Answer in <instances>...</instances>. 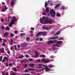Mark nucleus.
Masks as SVG:
<instances>
[{
	"instance_id": "nucleus-29",
	"label": "nucleus",
	"mask_w": 75,
	"mask_h": 75,
	"mask_svg": "<svg viewBox=\"0 0 75 75\" xmlns=\"http://www.w3.org/2000/svg\"><path fill=\"white\" fill-rule=\"evenodd\" d=\"M1 28L2 30H4L5 27L4 26H3V25H1Z\"/></svg>"
},
{
	"instance_id": "nucleus-39",
	"label": "nucleus",
	"mask_w": 75,
	"mask_h": 75,
	"mask_svg": "<svg viewBox=\"0 0 75 75\" xmlns=\"http://www.w3.org/2000/svg\"><path fill=\"white\" fill-rule=\"evenodd\" d=\"M11 36H14V34H13V33H11Z\"/></svg>"
},
{
	"instance_id": "nucleus-56",
	"label": "nucleus",
	"mask_w": 75,
	"mask_h": 75,
	"mask_svg": "<svg viewBox=\"0 0 75 75\" xmlns=\"http://www.w3.org/2000/svg\"><path fill=\"white\" fill-rule=\"evenodd\" d=\"M29 56L28 55V54H26V57L27 58H28V57Z\"/></svg>"
},
{
	"instance_id": "nucleus-55",
	"label": "nucleus",
	"mask_w": 75,
	"mask_h": 75,
	"mask_svg": "<svg viewBox=\"0 0 75 75\" xmlns=\"http://www.w3.org/2000/svg\"><path fill=\"white\" fill-rule=\"evenodd\" d=\"M2 4H3V5H4L5 4V3H4V2H2Z\"/></svg>"
},
{
	"instance_id": "nucleus-2",
	"label": "nucleus",
	"mask_w": 75,
	"mask_h": 75,
	"mask_svg": "<svg viewBox=\"0 0 75 75\" xmlns=\"http://www.w3.org/2000/svg\"><path fill=\"white\" fill-rule=\"evenodd\" d=\"M47 33V31H43V32H39L37 34V37H38L39 35H46Z\"/></svg>"
},
{
	"instance_id": "nucleus-63",
	"label": "nucleus",
	"mask_w": 75,
	"mask_h": 75,
	"mask_svg": "<svg viewBox=\"0 0 75 75\" xmlns=\"http://www.w3.org/2000/svg\"><path fill=\"white\" fill-rule=\"evenodd\" d=\"M11 75H16L15 73H13V74H11Z\"/></svg>"
},
{
	"instance_id": "nucleus-46",
	"label": "nucleus",
	"mask_w": 75,
	"mask_h": 75,
	"mask_svg": "<svg viewBox=\"0 0 75 75\" xmlns=\"http://www.w3.org/2000/svg\"><path fill=\"white\" fill-rule=\"evenodd\" d=\"M5 8V10H7L8 8L6 7V6H4Z\"/></svg>"
},
{
	"instance_id": "nucleus-44",
	"label": "nucleus",
	"mask_w": 75,
	"mask_h": 75,
	"mask_svg": "<svg viewBox=\"0 0 75 75\" xmlns=\"http://www.w3.org/2000/svg\"><path fill=\"white\" fill-rule=\"evenodd\" d=\"M31 29L32 30H33V31H34L35 30V28H33L32 27L31 28Z\"/></svg>"
},
{
	"instance_id": "nucleus-9",
	"label": "nucleus",
	"mask_w": 75,
	"mask_h": 75,
	"mask_svg": "<svg viewBox=\"0 0 75 75\" xmlns=\"http://www.w3.org/2000/svg\"><path fill=\"white\" fill-rule=\"evenodd\" d=\"M27 45H28V44L27 42H24L22 43V46L23 47H25Z\"/></svg>"
},
{
	"instance_id": "nucleus-41",
	"label": "nucleus",
	"mask_w": 75,
	"mask_h": 75,
	"mask_svg": "<svg viewBox=\"0 0 75 75\" xmlns=\"http://www.w3.org/2000/svg\"><path fill=\"white\" fill-rule=\"evenodd\" d=\"M28 66V64H25V66H24V67H27Z\"/></svg>"
},
{
	"instance_id": "nucleus-50",
	"label": "nucleus",
	"mask_w": 75,
	"mask_h": 75,
	"mask_svg": "<svg viewBox=\"0 0 75 75\" xmlns=\"http://www.w3.org/2000/svg\"><path fill=\"white\" fill-rule=\"evenodd\" d=\"M2 58H3V57H1V59H0V62H1V61L2 60Z\"/></svg>"
},
{
	"instance_id": "nucleus-59",
	"label": "nucleus",
	"mask_w": 75,
	"mask_h": 75,
	"mask_svg": "<svg viewBox=\"0 0 75 75\" xmlns=\"http://www.w3.org/2000/svg\"><path fill=\"white\" fill-rule=\"evenodd\" d=\"M43 15H44V16H46V13H43Z\"/></svg>"
},
{
	"instance_id": "nucleus-17",
	"label": "nucleus",
	"mask_w": 75,
	"mask_h": 75,
	"mask_svg": "<svg viewBox=\"0 0 75 75\" xmlns=\"http://www.w3.org/2000/svg\"><path fill=\"white\" fill-rule=\"evenodd\" d=\"M46 11L47 13H49V8L48 7H47L46 8Z\"/></svg>"
},
{
	"instance_id": "nucleus-4",
	"label": "nucleus",
	"mask_w": 75,
	"mask_h": 75,
	"mask_svg": "<svg viewBox=\"0 0 75 75\" xmlns=\"http://www.w3.org/2000/svg\"><path fill=\"white\" fill-rule=\"evenodd\" d=\"M50 13L51 14V17H55L56 16V13L54 11L53 9H52L50 11Z\"/></svg>"
},
{
	"instance_id": "nucleus-22",
	"label": "nucleus",
	"mask_w": 75,
	"mask_h": 75,
	"mask_svg": "<svg viewBox=\"0 0 75 75\" xmlns=\"http://www.w3.org/2000/svg\"><path fill=\"white\" fill-rule=\"evenodd\" d=\"M48 4H47V1H46L45 4V8H46Z\"/></svg>"
},
{
	"instance_id": "nucleus-40",
	"label": "nucleus",
	"mask_w": 75,
	"mask_h": 75,
	"mask_svg": "<svg viewBox=\"0 0 75 75\" xmlns=\"http://www.w3.org/2000/svg\"><path fill=\"white\" fill-rule=\"evenodd\" d=\"M5 45V43H3L2 44V46H4Z\"/></svg>"
},
{
	"instance_id": "nucleus-49",
	"label": "nucleus",
	"mask_w": 75,
	"mask_h": 75,
	"mask_svg": "<svg viewBox=\"0 0 75 75\" xmlns=\"http://www.w3.org/2000/svg\"><path fill=\"white\" fill-rule=\"evenodd\" d=\"M6 67H8V63H7L6 64Z\"/></svg>"
},
{
	"instance_id": "nucleus-8",
	"label": "nucleus",
	"mask_w": 75,
	"mask_h": 75,
	"mask_svg": "<svg viewBox=\"0 0 75 75\" xmlns=\"http://www.w3.org/2000/svg\"><path fill=\"white\" fill-rule=\"evenodd\" d=\"M41 62H44L45 63H48L50 62V60H47V59H46L45 58H42Z\"/></svg>"
},
{
	"instance_id": "nucleus-14",
	"label": "nucleus",
	"mask_w": 75,
	"mask_h": 75,
	"mask_svg": "<svg viewBox=\"0 0 75 75\" xmlns=\"http://www.w3.org/2000/svg\"><path fill=\"white\" fill-rule=\"evenodd\" d=\"M52 28V27H44V30H49V29H51V28Z\"/></svg>"
},
{
	"instance_id": "nucleus-37",
	"label": "nucleus",
	"mask_w": 75,
	"mask_h": 75,
	"mask_svg": "<svg viewBox=\"0 0 75 75\" xmlns=\"http://www.w3.org/2000/svg\"><path fill=\"white\" fill-rule=\"evenodd\" d=\"M3 40L4 41V42H7V40H6V39H3Z\"/></svg>"
},
{
	"instance_id": "nucleus-7",
	"label": "nucleus",
	"mask_w": 75,
	"mask_h": 75,
	"mask_svg": "<svg viewBox=\"0 0 75 75\" xmlns=\"http://www.w3.org/2000/svg\"><path fill=\"white\" fill-rule=\"evenodd\" d=\"M57 40H48L47 42V43L48 45H50V44H51L52 43H53L54 42H57Z\"/></svg>"
},
{
	"instance_id": "nucleus-61",
	"label": "nucleus",
	"mask_w": 75,
	"mask_h": 75,
	"mask_svg": "<svg viewBox=\"0 0 75 75\" xmlns=\"http://www.w3.org/2000/svg\"><path fill=\"white\" fill-rule=\"evenodd\" d=\"M18 47L19 48H20V46L19 45H18Z\"/></svg>"
},
{
	"instance_id": "nucleus-42",
	"label": "nucleus",
	"mask_w": 75,
	"mask_h": 75,
	"mask_svg": "<svg viewBox=\"0 0 75 75\" xmlns=\"http://www.w3.org/2000/svg\"><path fill=\"white\" fill-rule=\"evenodd\" d=\"M4 59H6V60H8V58H7V57H4Z\"/></svg>"
},
{
	"instance_id": "nucleus-20",
	"label": "nucleus",
	"mask_w": 75,
	"mask_h": 75,
	"mask_svg": "<svg viewBox=\"0 0 75 75\" xmlns=\"http://www.w3.org/2000/svg\"><path fill=\"white\" fill-rule=\"evenodd\" d=\"M49 67L50 68H52V67H54V66L53 65H52V64H50L49 65Z\"/></svg>"
},
{
	"instance_id": "nucleus-43",
	"label": "nucleus",
	"mask_w": 75,
	"mask_h": 75,
	"mask_svg": "<svg viewBox=\"0 0 75 75\" xmlns=\"http://www.w3.org/2000/svg\"><path fill=\"white\" fill-rule=\"evenodd\" d=\"M14 32H15V34H17V33H18V31H15Z\"/></svg>"
},
{
	"instance_id": "nucleus-45",
	"label": "nucleus",
	"mask_w": 75,
	"mask_h": 75,
	"mask_svg": "<svg viewBox=\"0 0 75 75\" xmlns=\"http://www.w3.org/2000/svg\"><path fill=\"white\" fill-rule=\"evenodd\" d=\"M2 75H5V71H3L2 73Z\"/></svg>"
},
{
	"instance_id": "nucleus-27",
	"label": "nucleus",
	"mask_w": 75,
	"mask_h": 75,
	"mask_svg": "<svg viewBox=\"0 0 75 75\" xmlns=\"http://www.w3.org/2000/svg\"><path fill=\"white\" fill-rule=\"evenodd\" d=\"M56 16L58 17H60L61 16V14L58 13V14H57Z\"/></svg>"
},
{
	"instance_id": "nucleus-16",
	"label": "nucleus",
	"mask_w": 75,
	"mask_h": 75,
	"mask_svg": "<svg viewBox=\"0 0 75 75\" xmlns=\"http://www.w3.org/2000/svg\"><path fill=\"white\" fill-rule=\"evenodd\" d=\"M35 53L36 54L34 57L35 58H37L38 56V53L37 52H35Z\"/></svg>"
},
{
	"instance_id": "nucleus-19",
	"label": "nucleus",
	"mask_w": 75,
	"mask_h": 75,
	"mask_svg": "<svg viewBox=\"0 0 75 75\" xmlns=\"http://www.w3.org/2000/svg\"><path fill=\"white\" fill-rule=\"evenodd\" d=\"M46 56L44 54H41L40 55V57H45Z\"/></svg>"
},
{
	"instance_id": "nucleus-35",
	"label": "nucleus",
	"mask_w": 75,
	"mask_h": 75,
	"mask_svg": "<svg viewBox=\"0 0 75 75\" xmlns=\"http://www.w3.org/2000/svg\"><path fill=\"white\" fill-rule=\"evenodd\" d=\"M63 38V37H60V38H59V40H62Z\"/></svg>"
},
{
	"instance_id": "nucleus-52",
	"label": "nucleus",
	"mask_w": 75,
	"mask_h": 75,
	"mask_svg": "<svg viewBox=\"0 0 75 75\" xmlns=\"http://www.w3.org/2000/svg\"><path fill=\"white\" fill-rule=\"evenodd\" d=\"M43 40V38H40V41Z\"/></svg>"
},
{
	"instance_id": "nucleus-36",
	"label": "nucleus",
	"mask_w": 75,
	"mask_h": 75,
	"mask_svg": "<svg viewBox=\"0 0 75 75\" xmlns=\"http://www.w3.org/2000/svg\"><path fill=\"white\" fill-rule=\"evenodd\" d=\"M50 58H52V59H54V57H54V56L52 55V56H50Z\"/></svg>"
},
{
	"instance_id": "nucleus-3",
	"label": "nucleus",
	"mask_w": 75,
	"mask_h": 75,
	"mask_svg": "<svg viewBox=\"0 0 75 75\" xmlns=\"http://www.w3.org/2000/svg\"><path fill=\"white\" fill-rule=\"evenodd\" d=\"M16 18L15 17H13L12 20L11 21V23H10L9 26L10 27H11L13 26V24H14L15 23L16 21Z\"/></svg>"
},
{
	"instance_id": "nucleus-34",
	"label": "nucleus",
	"mask_w": 75,
	"mask_h": 75,
	"mask_svg": "<svg viewBox=\"0 0 75 75\" xmlns=\"http://www.w3.org/2000/svg\"><path fill=\"white\" fill-rule=\"evenodd\" d=\"M23 57H24L23 55H22L21 56H20V57H19V59H22V58H23Z\"/></svg>"
},
{
	"instance_id": "nucleus-5",
	"label": "nucleus",
	"mask_w": 75,
	"mask_h": 75,
	"mask_svg": "<svg viewBox=\"0 0 75 75\" xmlns=\"http://www.w3.org/2000/svg\"><path fill=\"white\" fill-rule=\"evenodd\" d=\"M62 40L57 41L56 44H54V46H56V47H60V45L61 44H62Z\"/></svg>"
},
{
	"instance_id": "nucleus-11",
	"label": "nucleus",
	"mask_w": 75,
	"mask_h": 75,
	"mask_svg": "<svg viewBox=\"0 0 75 75\" xmlns=\"http://www.w3.org/2000/svg\"><path fill=\"white\" fill-rule=\"evenodd\" d=\"M15 0H11V6H12L13 7L14 6V4L15 3L14 1H15Z\"/></svg>"
},
{
	"instance_id": "nucleus-51",
	"label": "nucleus",
	"mask_w": 75,
	"mask_h": 75,
	"mask_svg": "<svg viewBox=\"0 0 75 75\" xmlns=\"http://www.w3.org/2000/svg\"><path fill=\"white\" fill-rule=\"evenodd\" d=\"M5 62V59L4 58V59H3L2 61V63H4V62Z\"/></svg>"
},
{
	"instance_id": "nucleus-6",
	"label": "nucleus",
	"mask_w": 75,
	"mask_h": 75,
	"mask_svg": "<svg viewBox=\"0 0 75 75\" xmlns=\"http://www.w3.org/2000/svg\"><path fill=\"white\" fill-rule=\"evenodd\" d=\"M40 65H42L44 67H45L44 68V69H46V71H51L50 69H49V68L47 67V65H45V64H41Z\"/></svg>"
},
{
	"instance_id": "nucleus-23",
	"label": "nucleus",
	"mask_w": 75,
	"mask_h": 75,
	"mask_svg": "<svg viewBox=\"0 0 75 75\" xmlns=\"http://www.w3.org/2000/svg\"><path fill=\"white\" fill-rule=\"evenodd\" d=\"M59 5H60V3H58V4H57L56 5V6L54 7L55 8H57Z\"/></svg>"
},
{
	"instance_id": "nucleus-24",
	"label": "nucleus",
	"mask_w": 75,
	"mask_h": 75,
	"mask_svg": "<svg viewBox=\"0 0 75 75\" xmlns=\"http://www.w3.org/2000/svg\"><path fill=\"white\" fill-rule=\"evenodd\" d=\"M54 45H53V47H52V49L53 50H56L57 48L56 47H55V46H54Z\"/></svg>"
},
{
	"instance_id": "nucleus-33",
	"label": "nucleus",
	"mask_w": 75,
	"mask_h": 75,
	"mask_svg": "<svg viewBox=\"0 0 75 75\" xmlns=\"http://www.w3.org/2000/svg\"><path fill=\"white\" fill-rule=\"evenodd\" d=\"M6 19L7 20V21H9V19H10V18L9 17H8Z\"/></svg>"
},
{
	"instance_id": "nucleus-28",
	"label": "nucleus",
	"mask_w": 75,
	"mask_h": 75,
	"mask_svg": "<svg viewBox=\"0 0 75 75\" xmlns=\"http://www.w3.org/2000/svg\"><path fill=\"white\" fill-rule=\"evenodd\" d=\"M40 20L41 23H43V20L42 18H40Z\"/></svg>"
},
{
	"instance_id": "nucleus-1",
	"label": "nucleus",
	"mask_w": 75,
	"mask_h": 75,
	"mask_svg": "<svg viewBox=\"0 0 75 75\" xmlns=\"http://www.w3.org/2000/svg\"><path fill=\"white\" fill-rule=\"evenodd\" d=\"M43 20H45V24H51L53 23L54 21L53 20H51L50 18L48 19V17H43Z\"/></svg>"
},
{
	"instance_id": "nucleus-53",
	"label": "nucleus",
	"mask_w": 75,
	"mask_h": 75,
	"mask_svg": "<svg viewBox=\"0 0 75 75\" xmlns=\"http://www.w3.org/2000/svg\"><path fill=\"white\" fill-rule=\"evenodd\" d=\"M53 4V2H51V3H50V5H51V6H52Z\"/></svg>"
},
{
	"instance_id": "nucleus-32",
	"label": "nucleus",
	"mask_w": 75,
	"mask_h": 75,
	"mask_svg": "<svg viewBox=\"0 0 75 75\" xmlns=\"http://www.w3.org/2000/svg\"><path fill=\"white\" fill-rule=\"evenodd\" d=\"M6 29L7 30H10V28L9 27H6Z\"/></svg>"
},
{
	"instance_id": "nucleus-18",
	"label": "nucleus",
	"mask_w": 75,
	"mask_h": 75,
	"mask_svg": "<svg viewBox=\"0 0 75 75\" xmlns=\"http://www.w3.org/2000/svg\"><path fill=\"white\" fill-rule=\"evenodd\" d=\"M59 37L58 36H53L52 37V38H49V39H55V38H58Z\"/></svg>"
},
{
	"instance_id": "nucleus-31",
	"label": "nucleus",
	"mask_w": 75,
	"mask_h": 75,
	"mask_svg": "<svg viewBox=\"0 0 75 75\" xmlns=\"http://www.w3.org/2000/svg\"><path fill=\"white\" fill-rule=\"evenodd\" d=\"M24 35H25V33H21V36H23Z\"/></svg>"
},
{
	"instance_id": "nucleus-30",
	"label": "nucleus",
	"mask_w": 75,
	"mask_h": 75,
	"mask_svg": "<svg viewBox=\"0 0 75 75\" xmlns=\"http://www.w3.org/2000/svg\"><path fill=\"white\" fill-rule=\"evenodd\" d=\"M13 70H14V71H17V70L15 68H13Z\"/></svg>"
},
{
	"instance_id": "nucleus-13",
	"label": "nucleus",
	"mask_w": 75,
	"mask_h": 75,
	"mask_svg": "<svg viewBox=\"0 0 75 75\" xmlns=\"http://www.w3.org/2000/svg\"><path fill=\"white\" fill-rule=\"evenodd\" d=\"M29 66H30V67H35V66L34 64H33V63L29 64Z\"/></svg>"
},
{
	"instance_id": "nucleus-54",
	"label": "nucleus",
	"mask_w": 75,
	"mask_h": 75,
	"mask_svg": "<svg viewBox=\"0 0 75 75\" xmlns=\"http://www.w3.org/2000/svg\"><path fill=\"white\" fill-rule=\"evenodd\" d=\"M30 33H31V34H32V33H33V31L31 30L30 31Z\"/></svg>"
},
{
	"instance_id": "nucleus-60",
	"label": "nucleus",
	"mask_w": 75,
	"mask_h": 75,
	"mask_svg": "<svg viewBox=\"0 0 75 75\" xmlns=\"http://www.w3.org/2000/svg\"><path fill=\"white\" fill-rule=\"evenodd\" d=\"M1 21L2 22H3L4 21L3 18H2V19H1Z\"/></svg>"
},
{
	"instance_id": "nucleus-26",
	"label": "nucleus",
	"mask_w": 75,
	"mask_h": 75,
	"mask_svg": "<svg viewBox=\"0 0 75 75\" xmlns=\"http://www.w3.org/2000/svg\"><path fill=\"white\" fill-rule=\"evenodd\" d=\"M8 35V32H5L4 33V35L6 36V35Z\"/></svg>"
},
{
	"instance_id": "nucleus-21",
	"label": "nucleus",
	"mask_w": 75,
	"mask_h": 75,
	"mask_svg": "<svg viewBox=\"0 0 75 75\" xmlns=\"http://www.w3.org/2000/svg\"><path fill=\"white\" fill-rule=\"evenodd\" d=\"M42 64H38V65L40 66V67H39L38 68V69H40V68H43V67H42V66H43L42 65H40Z\"/></svg>"
},
{
	"instance_id": "nucleus-15",
	"label": "nucleus",
	"mask_w": 75,
	"mask_h": 75,
	"mask_svg": "<svg viewBox=\"0 0 75 75\" xmlns=\"http://www.w3.org/2000/svg\"><path fill=\"white\" fill-rule=\"evenodd\" d=\"M0 52L1 53H5L4 49L3 47H2V49H0Z\"/></svg>"
},
{
	"instance_id": "nucleus-62",
	"label": "nucleus",
	"mask_w": 75,
	"mask_h": 75,
	"mask_svg": "<svg viewBox=\"0 0 75 75\" xmlns=\"http://www.w3.org/2000/svg\"><path fill=\"white\" fill-rule=\"evenodd\" d=\"M64 8H65L64 7H62V8L61 10H64Z\"/></svg>"
},
{
	"instance_id": "nucleus-12",
	"label": "nucleus",
	"mask_w": 75,
	"mask_h": 75,
	"mask_svg": "<svg viewBox=\"0 0 75 75\" xmlns=\"http://www.w3.org/2000/svg\"><path fill=\"white\" fill-rule=\"evenodd\" d=\"M61 33V32L60 31H57V32L54 34V35H59Z\"/></svg>"
},
{
	"instance_id": "nucleus-25",
	"label": "nucleus",
	"mask_w": 75,
	"mask_h": 75,
	"mask_svg": "<svg viewBox=\"0 0 75 75\" xmlns=\"http://www.w3.org/2000/svg\"><path fill=\"white\" fill-rule=\"evenodd\" d=\"M26 40H30V38H29V37L28 36L26 37Z\"/></svg>"
},
{
	"instance_id": "nucleus-47",
	"label": "nucleus",
	"mask_w": 75,
	"mask_h": 75,
	"mask_svg": "<svg viewBox=\"0 0 75 75\" xmlns=\"http://www.w3.org/2000/svg\"><path fill=\"white\" fill-rule=\"evenodd\" d=\"M2 12H4L5 11V8H3L2 9Z\"/></svg>"
},
{
	"instance_id": "nucleus-10",
	"label": "nucleus",
	"mask_w": 75,
	"mask_h": 75,
	"mask_svg": "<svg viewBox=\"0 0 75 75\" xmlns=\"http://www.w3.org/2000/svg\"><path fill=\"white\" fill-rule=\"evenodd\" d=\"M28 70H25V71L26 73L29 72V71H33H33H35V69H28Z\"/></svg>"
},
{
	"instance_id": "nucleus-64",
	"label": "nucleus",
	"mask_w": 75,
	"mask_h": 75,
	"mask_svg": "<svg viewBox=\"0 0 75 75\" xmlns=\"http://www.w3.org/2000/svg\"><path fill=\"white\" fill-rule=\"evenodd\" d=\"M8 72H7V73H6V75H8Z\"/></svg>"
},
{
	"instance_id": "nucleus-38",
	"label": "nucleus",
	"mask_w": 75,
	"mask_h": 75,
	"mask_svg": "<svg viewBox=\"0 0 75 75\" xmlns=\"http://www.w3.org/2000/svg\"><path fill=\"white\" fill-rule=\"evenodd\" d=\"M33 60V59H29V61H30V62H31Z\"/></svg>"
},
{
	"instance_id": "nucleus-57",
	"label": "nucleus",
	"mask_w": 75,
	"mask_h": 75,
	"mask_svg": "<svg viewBox=\"0 0 75 75\" xmlns=\"http://www.w3.org/2000/svg\"><path fill=\"white\" fill-rule=\"evenodd\" d=\"M37 61L38 62H41V60H37Z\"/></svg>"
},
{
	"instance_id": "nucleus-58",
	"label": "nucleus",
	"mask_w": 75,
	"mask_h": 75,
	"mask_svg": "<svg viewBox=\"0 0 75 75\" xmlns=\"http://www.w3.org/2000/svg\"><path fill=\"white\" fill-rule=\"evenodd\" d=\"M15 50H17V47H16V46H15Z\"/></svg>"
},
{
	"instance_id": "nucleus-48",
	"label": "nucleus",
	"mask_w": 75,
	"mask_h": 75,
	"mask_svg": "<svg viewBox=\"0 0 75 75\" xmlns=\"http://www.w3.org/2000/svg\"><path fill=\"white\" fill-rule=\"evenodd\" d=\"M12 63H9V66H12Z\"/></svg>"
}]
</instances>
